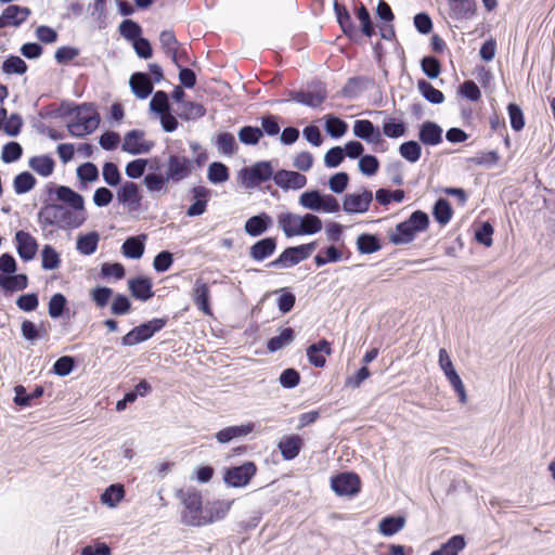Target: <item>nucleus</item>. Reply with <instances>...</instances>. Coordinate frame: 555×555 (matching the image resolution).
<instances>
[{
    "label": "nucleus",
    "mask_w": 555,
    "mask_h": 555,
    "mask_svg": "<svg viewBox=\"0 0 555 555\" xmlns=\"http://www.w3.org/2000/svg\"><path fill=\"white\" fill-rule=\"evenodd\" d=\"M295 338V332L291 327H285L281 331L280 335L270 338L267 343L269 352H276L283 347L289 345Z\"/></svg>",
    "instance_id": "37"
},
{
    "label": "nucleus",
    "mask_w": 555,
    "mask_h": 555,
    "mask_svg": "<svg viewBox=\"0 0 555 555\" xmlns=\"http://www.w3.org/2000/svg\"><path fill=\"white\" fill-rule=\"evenodd\" d=\"M415 234L416 231L403 221L397 224L395 231L389 232V241L395 245L408 244L414 240Z\"/></svg>",
    "instance_id": "31"
},
{
    "label": "nucleus",
    "mask_w": 555,
    "mask_h": 555,
    "mask_svg": "<svg viewBox=\"0 0 555 555\" xmlns=\"http://www.w3.org/2000/svg\"><path fill=\"white\" fill-rule=\"evenodd\" d=\"M120 35L130 41H134L139 37H141L142 28L141 26L132 20H125L119 25Z\"/></svg>",
    "instance_id": "55"
},
{
    "label": "nucleus",
    "mask_w": 555,
    "mask_h": 555,
    "mask_svg": "<svg viewBox=\"0 0 555 555\" xmlns=\"http://www.w3.org/2000/svg\"><path fill=\"white\" fill-rule=\"evenodd\" d=\"M278 224L286 237L302 235V216L294 212H282L278 216Z\"/></svg>",
    "instance_id": "15"
},
{
    "label": "nucleus",
    "mask_w": 555,
    "mask_h": 555,
    "mask_svg": "<svg viewBox=\"0 0 555 555\" xmlns=\"http://www.w3.org/2000/svg\"><path fill=\"white\" fill-rule=\"evenodd\" d=\"M100 124V116L92 104H81L76 108L75 119L68 124V130L74 137H85L92 133Z\"/></svg>",
    "instance_id": "3"
},
{
    "label": "nucleus",
    "mask_w": 555,
    "mask_h": 555,
    "mask_svg": "<svg viewBox=\"0 0 555 555\" xmlns=\"http://www.w3.org/2000/svg\"><path fill=\"white\" fill-rule=\"evenodd\" d=\"M240 173L247 188H253L261 182H266L274 176L270 162L256 163L250 168L242 169Z\"/></svg>",
    "instance_id": "8"
},
{
    "label": "nucleus",
    "mask_w": 555,
    "mask_h": 555,
    "mask_svg": "<svg viewBox=\"0 0 555 555\" xmlns=\"http://www.w3.org/2000/svg\"><path fill=\"white\" fill-rule=\"evenodd\" d=\"M35 185L36 179L28 171L18 173L13 180V188L16 194H25L33 190Z\"/></svg>",
    "instance_id": "44"
},
{
    "label": "nucleus",
    "mask_w": 555,
    "mask_h": 555,
    "mask_svg": "<svg viewBox=\"0 0 555 555\" xmlns=\"http://www.w3.org/2000/svg\"><path fill=\"white\" fill-rule=\"evenodd\" d=\"M77 177L81 182H93L99 178L98 167L93 163H85L77 168Z\"/></svg>",
    "instance_id": "62"
},
{
    "label": "nucleus",
    "mask_w": 555,
    "mask_h": 555,
    "mask_svg": "<svg viewBox=\"0 0 555 555\" xmlns=\"http://www.w3.org/2000/svg\"><path fill=\"white\" fill-rule=\"evenodd\" d=\"M125 495L122 485H111L101 495V502L109 507H115Z\"/></svg>",
    "instance_id": "43"
},
{
    "label": "nucleus",
    "mask_w": 555,
    "mask_h": 555,
    "mask_svg": "<svg viewBox=\"0 0 555 555\" xmlns=\"http://www.w3.org/2000/svg\"><path fill=\"white\" fill-rule=\"evenodd\" d=\"M210 289L206 282L202 279H197L195 281L193 291H192V299L198 310H201L205 315H211V308L209 304Z\"/></svg>",
    "instance_id": "19"
},
{
    "label": "nucleus",
    "mask_w": 555,
    "mask_h": 555,
    "mask_svg": "<svg viewBox=\"0 0 555 555\" xmlns=\"http://www.w3.org/2000/svg\"><path fill=\"white\" fill-rule=\"evenodd\" d=\"M28 285V278L26 274L3 275L0 274V286L5 291H23Z\"/></svg>",
    "instance_id": "40"
},
{
    "label": "nucleus",
    "mask_w": 555,
    "mask_h": 555,
    "mask_svg": "<svg viewBox=\"0 0 555 555\" xmlns=\"http://www.w3.org/2000/svg\"><path fill=\"white\" fill-rule=\"evenodd\" d=\"M55 195L59 201L68 204L76 210V214L85 216V201L79 193L75 192L69 186L60 185L55 189Z\"/></svg>",
    "instance_id": "22"
},
{
    "label": "nucleus",
    "mask_w": 555,
    "mask_h": 555,
    "mask_svg": "<svg viewBox=\"0 0 555 555\" xmlns=\"http://www.w3.org/2000/svg\"><path fill=\"white\" fill-rule=\"evenodd\" d=\"M408 224L411 225L413 230L417 232L425 231L429 224L428 215L422 210H415L411 214L408 220H405Z\"/></svg>",
    "instance_id": "59"
},
{
    "label": "nucleus",
    "mask_w": 555,
    "mask_h": 555,
    "mask_svg": "<svg viewBox=\"0 0 555 555\" xmlns=\"http://www.w3.org/2000/svg\"><path fill=\"white\" fill-rule=\"evenodd\" d=\"M30 14L31 10L27 7L9 4L0 15V28L20 27Z\"/></svg>",
    "instance_id": "12"
},
{
    "label": "nucleus",
    "mask_w": 555,
    "mask_h": 555,
    "mask_svg": "<svg viewBox=\"0 0 555 555\" xmlns=\"http://www.w3.org/2000/svg\"><path fill=\"white\" fill-rule=\"evenodd\" d=\"M405 525V518L402 516H387L378 524V530L382 534L390 537L400 531Z\"/></svg>",
    "instance_id": "36"
},
{
    "label": "nucleus",
    "mask_w": 555,
    "mask_h": 555,
    "mask_svg": "<svg viewBox=\"0 0 555 555\" xmlns=\"http://www.w3.org/2000/svg\"><path fill=\"white\" fill-rule=\"evenodd\" d=\"M302 447V439L297 435L288 436L279 442V449L284 460L295 459Z\"/></svg>",
    "instance_id": "29"
},
{
    "label": "nucleus",
    "mask_w": 555,
    "mask_h": 555,
    "mask_svg": "<svg viewBox=\"0 0 555 555\" xmlns=\"http://www.w3.org/2000/svg\"><path fill=\"white\" fill-rule=\"evenodd\" d=\"M145 234L128 237L121 246L122 254L130 259L141 258L145 248Z\"/></svg>",
    "instance_id": "28"
},
{
    "label": "nucleus",
    "mask_w": 555,
    "mask_h": 555,
    "mask_svg": "<svg viewBox=\"0 0 555 555\" xmlns=\"http://www.w3.org/2000/svg\"><path fill=\"white\" fill-rule=\"evenodd\" d=\"M273 180L283 190H299L307 184L306 176L285 169L278 170L273 176Z\"/></svg>",
    "instance_id": "14"
},
{
    "label": "nucleus",
    "mask_w": 555,
    "mask_h": 555,
    "mask_svg": "<svg viewBox=\"0 0 555 555\" xmlns=\"http://www.w3.org/2000/svg\"><path fill=\"white\" fill-rule=\"evenodd\" d=\"M433 215L439 224L446 225L451 220L453 210L446 198H439L434 205Z\"/></svg>",
    "instance_id": "42"
},
{
    "label": "nucleus",
    "mask_w": 555,
    "mask_h": 555,
    "mask_svg": "<svg viewBox=\"0 0 555 555\" xmlns=\"http://www.w3.org/2000/svg\"><path fill=\"white\" fill-rule=\"evenodd\" d=\"M357 247L361 254H372L382 248L379 240L372 234H361L357 238Z\"/></svg>",
    "instance_id": "45"
},
{
    "label": "nucleus",
    "mask_w": 555,
    "mask_h": 555,
    "mask_svg": "<svg viewBox=\"0 0 555 555\" xmlns=\"http://www.w3.org/2000/svg\"><path fill=\"white\" fill-rule=\"evenodd\" d=\"M400 155L410 163H416L422 155V147L416 141H406L399 147Z\"/></svg>",
    "instance_id": "49"
},
{
    "label": "nucleus",
    "mask_w": 555,
    "mask_h": 555,
    "mask_svg": "<svg viewBox=\"0 0 555 555\" xmlns=\"http://www.w3.org/2000/svg\"><path fill=\"white\" fill-rule=\"evenodd\" d=\"M75 367V360L73 357L63 356L59 358L53 364V373L59 376H67Z\"/></svg>",
    "instance_id": "63"
},
{
    "label": "nucleus",
    "mask_w": 555,
    "mask_h": 555,
    "mask_svg": "<svg viewBox=\"0 0 555 555\" xmlns=\"http://www.w3.org/2000/svg\"><path fill=\"white\" fill-rule=\"evenodd\" d=\"M205 114L206 108L201 103L191 101L182 102L177 111V115L185 120H194L203 117Z\"/></svg>",
    "instance_id": "34"
},
{
    "label": "nucleus",
    "mask_w": 555,
    "mask_h": 555,
    "mask_svg": "<svg viewBox=\"0 0 555 555\" xmlns=\"http://www.w3.org/2000/svg\"><path fill=\"white\" fill-rule=\"evenodd\" d=\"M131 91L139 98L145 99L153 92V82L145 73H134L129 80Z\"/></svg>",
    "instance_id": "25"
},
{
    "label": "nucleus",
    "mask_w": 555,
    "mask_h": 555,
    "mask_svg": "<svg viewBox=\"0 0 555 555\" xmlns=\"http://www.w3.org/2000/svg\"><path fill=\"white\" fill-rule=\"evenodd\" d=\"M216 145L218 151L224 155H233L237 150L235 138L230 132L219 133L217 135Z\"/></svg>",
    "instance_id": "46"
},
{
    "label": "nucleus",
    "mask_w": 555,
    "mask_h": 555,
    "mask_svg": "<svg viewBox=\"0 0 555 555\" xmlns=\"http://www.w3.org/2000/svg\"><path fill=\"white\" fill-rule=\"evenodd\" d=\"M348 129L347 124L333 115H328L325 121V130L332 138L343 137Z\"/></svg>",
    "instance_id": "51"
},
{
    "label": "nucleus",
    "mask_w": 555,
    "mask_h": 555,
    "mask_svg": "<svg viewBox=\"0 0 555 555\" xmlns=\"http://www.w3.org/2000/svg\"><path fill=\"white\" fill-rule=\"evenodd\" d=\"M23 154L22 145L18 142H9L2 147L1 159L10 164L18 160Z\"/></svg>",
    "instance_id": "56"
},
{
    "label": "nucleus",
    "mask_w": 555,
    "mask_h": 555,
    "mask_svg": "<svg viewBox=\"0 0 555 555\" xmlns=\"http://www.w3.org/2000/svg\"><path fill=\"white\" fill-rule=\"evenodd\" d=\"M165 167V180L177 184L192 175L194 163L185 156L171 154L167 158Z\"/></svg>",
    "instance_id": "4"
},
{
    "label": "nucleus",
    "mask_w": 555,
    "mask_h": 555,
    "mask_svg": "<svg viewBox=\"0 0 555 555\" xmlns=\"http://www.w3.org/2000/svg\"><path fill=\"white\" fill-rule=\"evenodd\" d=\"M131 310V302L126 295L117 294L111 306V312L114 315H124Z\"/></svg>",
    "instance_id": "64"
},
{
    "label": "nucleus",
    "mask_w": 555,
    "mask_h": 555,
    "mask_svg": "<svg viewBox=\"0 0 555 555\" xmlns=\"http://www.w3.org/2000/svg\"><path fill=\"white\" fill-rule=\"evenodd\" d=\"M276 249L275 237H264L249 247V256L256 261H262L274 254Z\"/></svg>",
    "instance_id": "23"
},
{
    "label": "nucleus",
    "mask_w": 555,
    "mask_h": 555,
    "mask_svg": "<svg viewBox=\"0 0 555 555\" xmlns=\"http://www.w3.org/2000/svg\"><path fill=\"white\" fill-rule=\"evenodd\" d=\"M353 134L367 143H379L382 141L379 128L375 127L374 124L367 119H359L354 121Z\"/></svg>",
    "instance_id": "18"
},
{
    "label": "nucleus",
    "mask_w": 555,
    "mask_h": 555,
    "mask_svg": "<svg viewBox=\"0 0 555 555\" xmlns=\"http://www.w3.org/2000/svg\"><path fill=\"white\" fill-rule=\"evenodd\" d=\"M153 147V141L144 140V131L134 129L126 133L121 150L131 155H139L149 153Z\"/></svg>",
    "instance_id": "11"
},
{
    "label": "nucleus",
    "mask_w": 555,
    "mask_h": 555,
    "mask_svg": "<svg viewBox=\"0 0 555 555\" xmlns=\"http://www.w3.org/2000/svg\"><path fill=\"white\" fill-rule=\"evenodd\" d=\"M422 70L430 78L435 79L440 75L441 66L439 61L434 56H425L421 61Z\"/></svg>",
    "instance_id": "61"
},
{
    "label": "nucleus",
    "mask_w": 555,
    "mask_h": 555,
    "mask_svg": "<svg viewBox=\"0 0 555 555\" xmlns=\"http://www.w3.org/2000/svg\"><path fill=\"white\" fill-rule=\"evenodd\" d=\"M465 545L466 542L463 535H453L439 550L431 552L430 555H457Z\"/></svg>",
    "instance_id": "39"
},
{
    "label": "nucleus",
    "mask_w": 555,
    "mask_h": 555,
    "mask_svg": "<svg viewBox=\"0 0 555 555\" xmlns=\"http://www.w3.org/2000/svg\"><path fill=\"white\" fill-rule=\"evenodd\" d=\"M257 467L254 462H245L240 466H232L224 470V482L233 488L245 487L256 475Z\"/></svg>",
    "instance_id": "6"
},
{
    "label": "nucleus",
    "mask_w": 555,
    "mask_h": 555,
    "mask_svg": "<svg viewBox=\"0 0 555 555\" xmlns=\"http://www.w3.org/2000/svg\"><path fill=\"white\" fill-rule=\"evenodd\" d=\"M323 199V195L317 191H308L300 195L299 204L310 210L321 211V201Z\"/></svg>",
    "instance_id": "50"
},
{
    "label": "nucleus",
    "mask_w": 555,
    "mask_h": 555,
    "mask_svg": "<svg viewBox=\"0 0 555 555\" xmlns=\"http://www.w3.org/2000/svg\"><path fill=\"white\" fill-rule=\"evenodd\" d=\"M167 323V319H153L139 326H135V335L141 341L150 339L155 333L159 332Z\"/></svg>",
    "instance_id": "32"
},
{
    "label": "nucleus",
    "mask_w": 555,
    "mask_h": 555,
    "mask_svg": "<svg viewBox=\"0 0 555 555\" xmlns=\"http://www.w3.org/2000/svg\"><path fill=\"white\" fill-rule=\"evenodd\" d=\"M417 89L429 103L441 104L444 101L443 93L425 79L418 80Z\"/></svg>",
    "instance_id": "41"
},
{
    "label": "nucleus",
    "mask_w": 555,
    "mask_h": 555,
    "mask_svg": "<svg viewBox=\"0 0 555 555\" xmlns=\"http://www.w3.org/2000/svg\"><path fill=\"white\" fill-rule=\"evenodd\" d=\"M141 198L138 185L131 181H126L117 191L118 202L131 209H137L140 206Z\"/></svg>",
    "instance_id": "21"
},
{
    "label": "nucleus",
    "mask_w": 555,
    "mask_h": 555,
    "mask_svg": "<svg viewBox=\"0 0 555 555\" xmlns=\"http://www.w3.org/2000/svg\"><path fill=\"white\" fill-rule=\"evenodd\" d=\"M323 353L328 356L332 353L331 344L326 339H321L307 348L308 360L315 367H323L325 365L326 359Z\"/></svg>",
    "instance_id": "24"
},
{
    "label": "nucleus",
    "mask_w": 555,
    "mask_h": 555,
    "mask_svg": "<svg viewBox=\"0 0 555 555\" xmlns=\"http://www.w3.org/2000/svg\"><path fill=\"white\" fill-rule=\"evenodd\" d=\"M334 10L336 13L337 22L341 27L344 34L349 38H354L358 34L357 27L353 25L351 16L345 5L335 2Z\"/></svg>",
    "instance_id": "30"
},
{
    "label": "nucleus",
    "mask_w": 555,
    "mask_h": 555,
    "mask_svg": "<svg viewBox=\"0 0 555 555\" xmlns=\"http://www.w3.org/2000/svg\"><path fill=\"white\" fill-rule=\"evenodd\" d=\"M169 182L165 180V173L152 172L144 177V184L150 192H159Z\"/></svg>",
    "instance_id": "60"
},
{
    "label": "nucleus",
    "mask_w": 555,
    "mask_h": 555,
    "mask_svg": "<svg viewBox=\"0 0 555 555\" xmlns=\"http://www.w3.org/2000/svg\"><path fill=\"white\" fill-rule=\"evenodd\" d=\"M232 505L231 501H217L204 512L206 525L225 517Z\"/></svg>",
    "instance_id": "35"
},
{
    "label": "nucleus",
    "mask_w": 555,
    "mask_h": 555,
    "mask_svg": "<svg viewBox=\"0 0 555 555\" xmlns=\"http://www.w3.org/2000/svg\"><path fill=\"white\" fill-rule=\"evenodd\" d=\"M372 201L373 193L369 190H363L360 194H346L343 203V209L347 214H363L369 210Z\"/></svg>",
    "instance_id": "13"
},
{
    "label": "nucleus",
    "mask_w": 555,
    "mask_h": 555,
    "mask_svg": "<svg viewBox=\"0 0 555 555\" xmlns=\"http://www.w3.org/2000/svg\"><path fill=\"white\" fill-rule=\"evenodd\" d=\"M176 498L184 505V511L181 515V520L184 525L194 527L206 525L202 494L197 489L193 487L178 489L176 491Z\"/></svg>",
    "instance_id": "2"
},
{
    "label": "nucleus",
    "mask_w": 555,
    "mask_h": 555,
    "mask_svg": "<svg viewBox=\"0 0 555 555\" xmlns=\"http://www.w3.org/2000/svg\"><path fill=\"white\" fill-rule=\"evenodd\" d=\"M66 305H67V299L63 294H61V293L54 294L50 298V301H49V306H48L49 315L52 319L61 318L64 313Z\"/></svg>",
    "instance_id": "53"
},
{
    "label": "nucleus",
    "mask_w": 555,
    "mask_h": 555,
    "mask_svg": "<svg viewBox=\"0 0 555 555\" xmlns=\"http://www.w3.org/2000/svg\"><path fill=\"white\" fill-rule=\"evenodd\" d=\"M418 138L426 145H437L442 141V128L433 121H425L421 126Z\"/></svg>",
    "instance_id": "27"
},
{
    "label": "nucleus",
    "mask_w": 555,
    "mask_h": 555,
    "mask_svg": "<svg viewBox=\"0 0 555 555\" xmlns=\"http://www.w3.org/2000/svg\"><path fill=\"white\" fill-rule=\"evenodd\" d=\"M262 137V130L258 127L244 126L238 131V140L246 145H256Z\"/></svg>",
    "instance_id": "52"
},
{
    "label": "nucleus",
    "mask_w": 555,
    "mask_h": 555,
    "mask_svg": "<svg viewBox=\"0 0 555 555\" xmlns=\"http://www.w3.org/2000/svg\"><path fill=\"white\" fill-rule=\"evenodd\" d=\"M150 109L159 116L170 112L168 94L165 91H156L150 102Z\"/></svg>",
    "instance_id": "48"
},
{
    "label": "nucleus",
    "mask_w": 555,
    "mask_h": 555,
    "mask_svg": "<svg viewBox=\"0 0 555 555\" xmlns=\"http://www.w3.org/2000/svg\"><path fill=\"white\" fill-rule=\"evenodd\" d=\"M128 288L134 298L142 301H145L154 296L152 291V282L147 278L140 276L129 280Z\"/></svg>",
    "instance_id": "26"
},
{
    "label": "nucleus",
    "mask_w": 555,
    "mask_h": 555,
    "mask_svg": "<svg viewBox=\"0 0 555 555\" xmlns=\"http://www.w3.org/2000/svg\"><path fill=\"white\" fill-rule=\"evenodd\" d=\"M28 166L41 177H49L54 170L55 163L52 157L40 155L31 157Z\"/></svg>",
    "instance_id": "33"
},
{
    "label": "nucleus",
    "mask_w": 555,
    "mask_h": 555,
    "mask_svg": "<svg viewBox=\"0 0 555 555\" xmlns=\"http://www.w3.org/2000/svg\"><path fill=\"white\" fill-rule=\"evenodd\" d=\"M27 64L20 56L11 55L2 63V72L11 75H23L27 72Z\"/></svg>",
    "instance_id": "47"
},
{
    "label": "nucleus",
    "mask_w": 555,
    "mask_h": 555,
    "mask_svg": "<svg viewBox=\"0 0 555 555\" xmlns=\"http://www.w3.org/2000/svg\"><path fill=\"white\" fill-rule=\"evenodd\" d=\"M273 225V219L267 212L248 218L245 222L244 230L246 234L257 237L266 233Z\"/></svg>",
    "instance_id": "17"
},
{
    "label": "nucleus",
    "mask_w": 555,
    "mask_h": 555,
    "mask_svg": "<svg viewBox=\"0 0 555 555\" xmlns=\"http://www.w3.org/2000/svg\"><path fill=\"white\" fill-rule=\"evenodd\" d=\"M331 487L337 495H356L361 490V480L354 473H341L332 478Z\"/></svg>",
    "instance_id": "9"
},
{
    "label": "nucleus",
    "mask_w": 555,
    "mask_h": 555,
    "mask_svg": "<svg viewBox=\"0 0 555 555\" xmlns=\"http://www.w3.org/2000/svg\"><path fill=\"white\" fill-rule=\"evenodd\" d=\"M86 220L81 214H76L60 204H44L38 212V222L42 229L57 227L60 229H75Z\"/></svg>",
    "instance_id": "1"
},
{
    "label": "nucleus",
    "mask_w": 555,
    "mask_h": 555,
    "mask_svg": "<svg viewBox=\"0 0 555 555\" xmlns=\"http://www.w3.org/2000/svg\"><path fill=\"white\" fill-rule=\"evenodd\" d=\"M439 366L443 371L447 379L453 387L454 391L459 396V400L461 403L467 402V395L465 390V386L460 377V375L456 373L453 363L451 361V358L449 357L447 350L444 348H441L439 350Z\"/></svg>",
    "instance_id": "7"
},
{
    "label": "nucleus",
    "mask_w": 555,
    "mask_h": 555,
    "mask_svg": "<svg viewBox=\"0 0 555 555\" xmlns=\"http://www.w3.org/2000/svg\"><path fill=\"white\" fill-rule=\"evenodd\" d=\"M322 230V220L313 214L302 216V235H312Z\"/></svg>",
    "instance_id": "58"
},
{
    "label": "nucleus",
    "mask_w": 555,
    "mask_h": 555,
    "mask_svg": "<svg viewBox=\"0 0 555 555\" xmlns=\"http://www.w3.org/2000/svg\"><path fill=\"white\" fill-rule=\"evenodd\" d=\"M208 180L212 183H222L229 179L228 167L219 162H215L208 167Z\"/></svg>",
    "instance_id": "54"
},
{
    "label": "nucleus",
    "mask_w": 555,
    "mask_h": 555,
    "mask_svg": "<svg viewBox=\"0 0 555 555\" xmlns=\"http://www.w3.org/2000/svg\"><path fill=\"white\" fill-rule=\"evenodd\" d=\"M99 240L100 235L96 232L80 235L77 238V250L86 256L92 255L98 248Z\"/></svg>",
    "instance_id": "38"
},
{
    "label": "nucleus",
    "mask_w": 555,
    "mask_h": 555,
    "mask_svg": "<svg viewBox=\"0 0 555 555\" xmlns=\"http://www.w3.org/2000/svg\"><path fill=\"white\" fill-rule=\"evenodd\" d=\"M42 256V268L44 270H54L60 267L61 260L56 250L50 246L46 245L41 253Z\"/></svg>",
    "instance_id": "57"
},
{
    "label": "nucleus",
    "mask_w": 555,
    "mask_h": 555,
    "mask_svg": "<svg viewBox=\"0 0 555 555\" xmlns=\"http://www.w3.org/2000/svg\"><path fill=\"white\" fill-rule=\"evenodd\" d=\"M15 241L17 254L24 261H29L36 256L38 244L28 232L17 231Z\"/></svg>",
    "instance_id": "16"
},
{
    "label": "nucleus",
    "mask_w": 555,
    "mask_h": 555,
    "mask_svg": "<svg viewBox=\"0 0 555 555\" xmlns=\"http://www.w3.org/2000/svg\"><path fill=\"white\" fill-rule=\"evenodd\" d=\"M453 20H469L476 14V0H446Z\"/></svg>",
    "instance_id": "20"
},
{
    "label": "nucleus",
    "mask_w": 555,
    "mask_h": 555,
    "mask_svg": "<svg viewBox=\"0 0 555 555\" xmlns=\"http://www.w3.org/2000/svg\"><path fill=\"white\" fill-rule=\"evenodd\" d=\"M289 100L307 105L312 108L321 106L327 98V91L323 83H318L310 91H288Z\"/></svg>",
    "instance_id": "10"
},
{
    "label": "nucleus",
    "mask_w": 555,
    "mask_h": 555,
    "mask_svg": "<svg viewBox=\"0 0 555 555\" xmlns=\"http://www.w3.org/2000/svg\"><path fill=\"white\" fill-rule=\"evenodd\" d=\"M317 242L302 244L299 246L287 247L284 251L273 261L269 263V267L273 268H288L293 267L300 261L309 258L315 250Z\"/></svg>",
    "instance_id": "5"
}]
</instances>
